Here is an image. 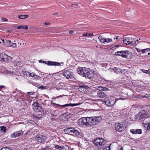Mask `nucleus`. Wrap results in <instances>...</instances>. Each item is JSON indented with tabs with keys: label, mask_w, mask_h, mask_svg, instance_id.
Wrapping results in <instances>:
<instances>
[{
	"label": "nucleus",
	"mask_w": 150,
	"mask_h": 150,
	"mask_svg": "<svg viewBox=\"0 0 150 150\" xmlns=\"http://www.w3.org/2000/svg\"><path fill=\"white\" fill-rule=\"evenodd\" d=\"M102 119V118L100 116L87 117L86 126L89 127L96 125Z\"/></svg>",
	"instance_id": "obj_1"
},
{
	"label": "nucleus",
	"mask_w": 150,
	"mask_h": 150,
	"mask_svg": "<svg viewBox=\"0 0 150 150\" xmlns=\"http://www.w3.org/2000/svg\"><path fill=\"white\" fill-rule=\"evenodd\" d=\"M80 134H81V133L74 128L72 127H69L66 126V134L76 136L80 137L81 136Z\"/></svg>",
	"instance_id": "obj_2"
},
{
	"label": "nucleus",
	"mask_w": 150,
	"mask_h": 150,
	"mask_svg": "<svg viewBox=\"0 0 150 150\" xmlns=\"http://www.w3.org/2000/svg\"><path fill=\"white\" fill-rule=\"evenodd\" d=\"M117 101L116 98L113 96H112L108 99H105L103 100L102 101L105 103V104L108 106H112Z\"/></svg>",
	"instance_id": "obj_3"
},
{
	"label": "nucleus",
	"mask_w": 150,
	"mask_h": 150,
	"mask_svg": "<svg viewBox=\"0 0 150 150\" xmlns=\"http://www.w3.org/2000/svg\"><path fill=\"white\" fill-rule=\"evenodd\" d=\"M75 80V77L72 72L66 70V83H71Z\"/></svg>",
	"instance_id": "obj_4"
},
{
	"label": "nucleus",
	"mask_w": 150,
	"mask_h": 150,
	"mask_svg": "<svg viewBox=\"0 0 150 150\" xmlns=\"http://www.w3.org/2000/svg\"><path fill=\"white\" fill-rule=\"evenodd\" d=\"M147 115V112L144 110H142L137 115L136 119L138 120H141L146 117Z\"/></svg>",
	"instance_id": "obj_5"
},
{
	"label": "nucleus",
	"mask_w": 150,
	"mask_h": 150,
	"mask_svg": "<svg viewBox=\"0 0 150 150\" xmlns=\"http://www.w3.org/2000/svg\"><path fill=\"white\" fill-rule=\"evenodd\" d=\"M95 145L98 146H101L105 143V141L102 138L97 139L93 142Z\"/></svg>",
	"instance_id": "obj_6"
},
{
	"label": "nucleus",
	"mask_w": 150,
	"mask_h": 150,
	"mask_svg": "<svg viewBox=\"0 0 150 150\" xmlns=\"http://www.w3.org/2000/svg\"><path fill=\"white\" fill-rule=\"evenodd\" d=\"M126 128L125 125L122 123L116 124L115 125V130L119 132H121Z\"/></svg>",
	"instance_id": "obj_7"
},
{
	"label": "nucleus",
	"mask_w": 150,
	"mask_h": 150,
	"mask_svg": "<svg viewBox=\"0 0 150 150\" xmlns=\"http://www.w3.org/2000/svg\"><path fill=\"white\" fill-rule=\"evenodd\" d=\"M83 75L82 76L85 77L87 79H91L93 78V74L92 72L91 71H89L88 70H86V69L84 71V72H83Z\"/></svg>",
	"instance_id": "obj_8"
},
{
	"label": "nucleus",
	"mask_w": 150,
	"mask_h": 150,
	"mask_svg": "<svg viewBox=\"0 0 150 150\" xmlns=\"http://www.w3.org/2000/svg\"><path fill=\"white\" fill-rule=\"evenodd\" d=\"M47 139L46 137L40 134L37 135L35 138V140L40 143L44 142Z\"/></svg>",
	"instance_id": "obj_9"
},
{
	"label": "nucleus",
	"mask_w": 150,
	"mask_h": 150,
	"mask_svg": "<svg viewBox=\"0 0 150 150\" xmlns=\"http://www.w3.org/2000/svg\"><path fill=\"white\" fill-rule=\"evenodd\" d=\"M94 93L96 95L97 97H99L100 98H103L106 97V94L103 92L99 91V90L95 91Z\"/></svg>",
	"instance_id": "obj_10"
},
{
	"label": "nucleus",
	"mask_w": 150,
	"mask_h": 150,
	"mask_svg": "<svg viewBox=\"0 0 150 150\" xmlns=\"http://www.w3.org/2000/svg\"><path fill=\"white\" fill-rule=\"evenodd\" d=\"M127 38L128 39V40H129L128 44L130 46L134 45L136 43V41H138V40H136V39L135 38L129 37Z\"/></svg>",
	"instance_id": "obj_11"
},
{
	"label": "nucleus",
	"mask_w": 150,
	"mask_h": 150,
	"mask_svg": "<svg viewBox=\"0 0 150 150\" xmlns=\"http://www.w3.org/2000/svg\"><path fill=\"white\" fill-rule=\"evenodd\" d=\"M44 62L45 64L49 66H60L61 65V64H63V62L60 63L56 62L46 61V62Z\"/></svg>",
	"instance_id": "obj_12"
},
{
	"label": "nucleus",
	"mask_w": 150,
	"mask_h": 150,
	"mask_svg": "<svg viewBox=\"0 0 150 150\" xmlns=\"http://www.w3.org/2000/svg\"><path fill=\"white\" fill-rule=\"evenodd\" d=\"M78 123L79 125L82 126L83 125H86V117H83L79 119L78 121Z\"/></svg>",
	"instance_id": "obj_13"
},
{
	"label": "nucleus",
	"mask_w": 150,
	"mask_h": 150,
	"mask_svg": "<svg viewBox=\"0 0 150 150\" xmlns=\"http://www.w3.org/2000/svg\"><path fill=\"white\" fill-rule=\"evenodd\" d=\"M23 134L22 131L20 130L16 131L11 134V136L12 138H15L17 137H19Z\"/></svg>",
	"instance_id": "obj_14"
},
{
	"label": "nucleus",
	"mask_w": 150,
	"mask_h": 150,
	"mask_svg": "<svg viewBox=\"0 0 150 150\" xmlns=\"http://www.w3.org/2000/svg\"><path fill=\"white\" fill-rule=\"evenodd\" d=\"M86 69L85 67H79L77 69V73L82 76Z\"/></svg>",
	"instance_id": "obj_15"
},
{
	"label": "nucleus",
	"mask_w": 150,
	"mask_h": 150,
	"mask_svg": "<svg viewBox=\"0 0 150 150\" xmlns=\"http://www.w3.org/2000/svg\"><path fill=\"white\" fill-rule=\"evenodd\" d=\"M129 54V51H121V56L122 57L127 58L128 55Z\"/></svg>",
	"instance_id": "obj_16"
},
{
	"label": "nucleus",
	"mask_w": 150,
	"mask_h": 150,
	"mask_svg": "<svg viewBox=\"0 0 150 150\" xmlns=\"http://www.w3.org/2000/svg\"><path fill=\"white\" fill-rule=\"evenodd\" d=\"M131 132L133 134H141L142 133L141 129H131L130 130Z\"/></svg>",
	"instance_id": "obj_17"
},
{
	"label": "nucleus",
	"mask_w": 150,
	"mask_h": 150,
	"mask_svg": "<svg viewBox=\"0 0 150 150\" xmlns=\"http://www.w3.org/2000/svg\"><path fill=\"white\" fill-rule=\"evenodd\" d=\"M72 60V58L71 57V58H70L67 61V63L66 64V65H67V66H72L73 65Z\"/></svg>",
	"instance_id": "obj_18"
},
{
	"label": "nucleus",
	"mask_w": 150,
	"mask_h": 150,
	"mask_svg": "<svg viewBox=\"0 0 150 150\" xmlns=\"http://www.w3.org/2000/svg\"><path fill=\"white\" fill-rule=\"evenodd\" d=\"M42 109V107L40 106V105L39 106H38L37 107H35L34 108V110L36 112H40Z\"/></svg>",
	"instance_id": "obj_19"
},
{
	"label": "nucleus",
	"mask_w": 150,
	"mask_h": 150,
	"mask_svg": "<svg viewBox=\"0 0 150 150\" xmlns=\"http://www.w3.org/2000/svg\"><path fill=\"white\" fill-rule=\"evenodd\" d=\"M98 39L101 43H103L105 42V38H103L102 36L99 35L98 38Z\"/></svg>",
	"instance_id": "obj_20"
},
{
	"label": "nucleus",
	"mask_w": 150,
	"mask_h": 150,
	"mask_svg": "<svg viewBox=\"0 0 150 150\" xmlns=\"http://www.w3.org/2000/svg\"><path fill=\"white\" fill-rule=\"evenodd\" d=\"M18 18L21 19H25L28 18V15H20L18 16Z\"/></svg>",
	"instance_id": "obj_21"
},
{
	"label": "nucleus",
	"mask_w": 150,
	"mask_h": 150,
	"mask_svg": "<svg viewBox=\"0 0 150 150\" xmlns=\"http://www.w3.org/2000/svg\"><path fill=\"white\" fill-rule=\"evenodd\" d=\"M11 44V41L9 40H6L5 41V45L7 47H10Z\"/></svg>",
	"instance_id": "obj_22"
},
{
	"label": "nucleus",
	"mask_w": 150,
	"mask_h": 150,
	"mask_svg": "<svg viewBox=\"0 0 150 150\" xmlns=\"http://www.w3.org/2000/svg\"><path fill=\"white\" fill-rule=\"evenodd\" d=\"M81 104L80 103H69V104H66V107L67 106H74L77 105H80Z\"/></svg>",
	"instance_id": "obj_23"
},
{
	"label": "nucleus",
	"mask_w": 150,
	"mask_h": 150,
	"mask_svg": "<svg viewBox=\"0 0 150 150\" xmlns=\"http://www.w3.org/2000/svg\"><path fill=\"white\" fill-rule=\"evenodd\" d=\"M65 113L61 115L59 117V119L63 121H65L66 119V115Z\"/></svg>",
	"instance_id": "obj_24"
},
{
	"label": "nucleus",
	"mask_w": 150,
	"mask_h": 150,
	"mask_svg": "<svg viewBox=\"0 0 150 150\" xmlns=\"http://www.w3.org/2000/svg\"><path fill=\"white\" fill-rule=\"evenodd\" d=\"M40 105V104L38 103L37 102H35L32 105V108L34 109L35 107H37L38 106Z\"/></svg>",
	"instance_id": "obj_25"
},
{
	"label": "nucleus",
	"mask_w": 150,
	"mask_h": 150,
	"mask_svg": "<svg viewBox=\"0 0 150 150\" xmlns=\"http://www.w3.org/2000/svg\"><path fill=\"white\" fill-rule=\"evenodd\" d=\"M32 77H33L34 79L39 80L40 79V77L37 75L33 74Z\"/></svg>",
	"instance_id": "obj_26"
},
{
	"label": "nucleus",
	"mask_w": 150,
	"mask_h": 150,
	"mask_svg": "<svg viewBox=\"0 0 150 150\" xmlns=\"http://www.w3.org/2000/svg\"><path fill=\"white\" fill-rule=\"evenodd\" d=\"M72 116V115L69 113L66 112V120L70 119Z\"/></svg>",
	"instance_id": "obj_27"
},
{
	"label": "nucleus",
	"mask_w": 150,
	"mask_h": 150,
	"mask_svg": "<svg viewBox=\"0 0 150 150\" xmlns=\"http://www.w3.org/2000/svg\"><path fill=\"white\" fill-rule=\"evenodd\" d=\"M113 70L115 73L117 74L119 73L120 72V69H118L116 67H114L113 69Z\"/></svg>",
	"instance_id": "obj_28"
},
{
	"label": "nucleus",
	"mask_w": 150,
	"mask_h": 150,
	"mask_svg": "<svg viewBox=\"0 0 150 150\" xmlns=\"http://www.w3.org/2000/svg\"><path fill=\"white\" fill-rule=\"evenodd\" d=\"M55 147L56 149H59V150H61L64 148L62 146H60L59 145H56Z\"/></svg>",
	"instance_id": "obj_29"
},
{
	"label": "nucleus",
	"mask_w": 150,
	"mask_h": 150,
	"mask_svg": "<svg viewBox=\"0 0 150 150\" xmlns=\"http://www.w3.org/2000/svg\"><path fill=\"white\" fill-rule=\"evenodd\" d=\"M0 150H13L10 148L8 147H4L2 148Z\"/></svg>",
	"instance_id": "obj_30"
},
{
	"label": "nucleus",
	"mask_w": 150,
	"mask_h": 150,
	"mask_svg": "<svg viewBox=\"0 0 150 150\" xmlns=\"http://www.w3.org/2000/svg\"><path fill=\"white\" fill-rule=\"evenodd\" d=\"M142 71L144 73L147 74H150V70H146L144 69H141Z\"/></svg>",
	"instance_id": "obj_31"
},
{
	"label": "nucleus",
	"mask_w": 150,
	"mask_h": 150,
	"mask_svg": "<svg viewBox=\"0 0 150 150\" xmlns=\"http://www.w3.org/2000/svg\"><path fill=\"white\" fill-rule=\"evenodd\" d=\"M8 57V55H6L5 53H4V58L3 61L4 62H7V58Z\"/></svg>",
	"instance_id": "obj_32"
},
{
	"label": "nucleus",
	"mask_w": 150,
	"mask_h": 150,
	"mask_svg": "<svg viewBox=\"0 0 150 150\" xmlns=\"http://www.w3.org/2000/svg\"><path fill=\"white\" fill-rule=\"evenodd\" d=\"M123 42L124 43L126 44L127 45H128V42H129V40H128V39L127 38H125L123 40Z\"/></svg>",
	"instance_id": "obj_33"
},
{
	"label": "nucleus",
	"mask_w": 150,
	"mask_h": 150,
	"mask_svg": "<svg viewBox=\"0 0 150 150\" xmlns=\"http://www.w3.org/2000/svg\"><path fill=\"white\" fill-rule=\"evenodd\" d=\"M0 129L1 130L5 132L6 130V128L4 126H1L0 127Z\"/></svg>",
	"instance_id": "obj_34"
},
{
	"label": "nucleus",
	"mask_w": 150,
	"mask_h": 150,
	"mask_svg": "<svg viewBox=\"0 0 150 150\" xmlns=\"http://www.w3.org/2000/svg\"><path fill=\"white\" fill-rule=\"evenodd\" d=\"M25 75L27 76H31L32 77V76L33 74L31 73H30V72H28V71H25Z\"/></svg>",
	"instance_id": "obj_35"
},
{
	"label": "nucleus",
	"mask_w": 150,
	"mask_h": 150,
	"mask_svg": "<svg viewBox=\"0 0 150 150\" xmlns=\"http://www.w3.org/2000/svg\"><path fill=\"white\" fill-rule=\"evenodd\" d=\"M121 51H117L115 53V54H114V55H116V56H121Z\"/></svg>",
	"instance_id": "obj_36"
},
{
	"label": "nucleus",
	"mask_w": 150,
	"mask_h": 150,
	"mask_svg": "<svg viewBox=\"0 0 150 150\" xmlns=\"http://www.w3.org/2000/svg\"><path fill=\"white\" fill-rule=\"evenodd\" d=\"M38 88L39 89H40L41 90H45L47 89L46 86H39Z\"/></svg>",
	"instance_id": "obj_37"
},
{
	"label": "nucleus",
	"mask_w": 150,
	"mask_h": 150,
	"mask_svg": "<svg viewBox=\"0 0 150 150\" xmlns=\"http://www.w3.org/2000/svg\"><path fill=\"white\" fill-rule=\"evenodd\" d=\"M4 53H1L0 54V61H3L4 58Z\"/></svg>",
	"instance_id": "obj_38"
},
{
	"label": "nucleus",
	"mask_w": 150,
	"mask_h": 150,
	"mask_svg": "<svg viewBox=\"0 0 150 150\" xmlns=\"http://www.w3.org/2000/svg\"><path fill=\"white\" fill-rule=\"evenodd\" d=\"M16 46V43H12L11 42V45H10V47H15Z\"/></svg>",
	"instance_id": "obj_39"
},
{
	"label": "nucleus",
	"mask_w": 150,
	"mask_h": 150,
	"mask_svg": "<svg viewBox=\"0 0 150 150\" xmlns=\"http://www.w3.org/2000/svg\"><path fill=\"white\" fill-rule=\"evenodd\" d=\"M105 42L108 43L110 42H111L112 41V39L108 38H105Z\"/></svg>",
	"instance_id": "obj_40"
},
{
	"label": "nucleus",
	"mask_w": 150,
	"mask_h": 150,
	"mask_svg": "<svg viewBox=\"0 0 150 150\" xmlns=\"http://www.w3.org/2000/svg\"><path fill=\"white\" fill-rule=\"evenodd\" d=\"M149 50V48H146L142 50V53H144L146 52H148Z\"/></svg>",
	"instance_id": "obj_41"
},
{
	"label": "nucleus",
	"mask_w": 150,
	"mask_h": 150,
	"mask_svg": "<svg viewBox=\"0 0 150 150\" xmlns=\"http://www.w3.org/2000/svg\"><path fill=\"white\" fill-rule=\"evenodd\" d=\"M5 73L6 74H11L12 73V72L11 71L6 70L5 71Z\"/></svg>",
	"instance_id": "obj_42"
},
{
	"label": "nucleus",
	"mask_w": 150,
	"mask_h": 150,
	"mask_svg": "<svg viewBox=\"0 0 150 150\" xmlns=\"http://www.w3.org/2000/svg\"><path fill=\"white\" fill-rule=\"evenodd\" d=\"M7 57V62H8V61H10L12 59V58L11 57L9 56H8V57Z\"/></svg>",
	"instance_id": "obj_43"
},
{
	"label": "nucleus",
	"mask_w": 150,
	"mask_h": 150,
	"mask_svg": "<svg viewBox=\"0 0 150 150\" xmlns=\"http://www.w3.org/2000/svg\"><path fill=\"white\" fill-rule=\"evenodd\" d=\"M91 35V33H86V34H84L83 35V37H86L87 36H89Z\"/></svg>",
	"instance_id": "obj_44"
},
{
	"label": "nucleus",
	"mask_w": 150,
	"mask_h": 150,
	"mask_svg": "<svg viewBox=\"0 0 150 150\" xmlns=\"http://www.w3.org/2000/svg\"><path fill=\"white\" fill-rule=\"evenodd\" d=\"M66 149H67L69 150H73L72 148H71L70 147L67 145H66Z\"/></svg>",
	"instance_id": "obj_45"
},
{
	"label": "nucleus",
	"mask_w": 150,
	"mask_h": 150,
	"mask_svg": "<svg viewBox=\"0 0 150 150\" xmlns=\"http://www.w3.org/2000/svg\"><path fill=\"white\" fill-rule=\"evenodd\" d=\"M136 50L139 53L142 52V50H140L138 48H136Z\"/></svg>",
	"instance_id": "obj_46"
},
{
	"label": "nucleus",
	"mask_w": 150,
	"mask_h": 150,
	"mask_svg": "<svg viewBox=\"0 0 150 150\" xmlns=\"http://www.w3.org/2000/svg\"><path fill=\"white\" fill-rule=\"evenodd\" d=\"M145 97H147L150 100V94H149V95L146 94L145 96Z\"/></svg>",
	"instance_id": "obj_47"
},
{
	"label": "nucleus",
	"mask_w": 150,
	"mask_h": 150,
	"mask_svg": "<svg viewBox=\"0 0 150 150\" xmlns=\"http://www.w3.org/2000/svg\"><path fill=\"white\" fill-rule=\"evenodd\" d=\"M22 28L23 29H28V26H27V25H25L24 26H23Z\"/></svg>",
	"instance_id": "obj_48"
},
{
	"label": "nucleus",
	"mask_w": 150,
	"mask_h": 150,
	"mask_svg": "<svg viewBox=\"0 0 150 150\" xmlns=\"http://www.w3.org/2000/svg\"><path fill=\"white\" fill-rule=\"evenodd\" d=\"M33 117L35 119H36L38 120L39 119V117L35 115H33Z\"/></svg>",
	"instance_id": "obj_49"
},
{
	"label": "nucleus",
	"mask_w": 150,
	"mask_h": 150,
	"mask_svg": "<svg viewBox=\"0 0 150 150\" xmlns=\"http://www.w3.org/2000/svg\"><path fill=\"white\" fill-rule=\"evenodd\" d=\"M23 27V26L20 25L17 27V28L18 29H21V28H22Z\"/></svg>",
	"instance_id": "obj_50"
},
{
	"label": "nucleus",
	"mask_w": 150,
	"mask_h": 150,
	"mask_svg": "<svg viewBox=\"0 0 150 150\" xmlns=\"http://www.w3.org/2000/svg\"><path fill=\"white\" fill-rule=\"evenodd\" d=\"M1 20L4 21H7V19L5 18L2 17L1 18Z\"/></svg>",
	"instance_id": "obj_51"
},
{
	"label": "nucleus",
	"mask_w": 150,
	"mask_h": 150,
	"mask_svg": "<svg viewBox=\"0 0 150 150\" xmlns=\"http://www.w3.org/2000/svg\"><path fill=\"white\" fill-rule=\"evenodd\" d=\"M46 62V61H44L42 59L40 60L39 61V63H45L44 62Z\"/></svg>",
	"instance_id": "obj_52"
},
{
	"label": "nucleus",
	"mask_w": 150,
	"mask_h": 150,
	"mask_svg": "<svg viewBox=\"0 0 150 150\" xmlns=\"http://www.w3.org/2000/svg\"><path fill=\"white\" fill-rule=\"evenodd\" d=\"M81 88H83L85 89H87L88 88V86H82L81 87Z\"/></svg>",
	"instance_id": "obj_53"
},
{
	"label": "nucleus",
	"mask_w": 150,
	"mask_h": 150,
	"mask_svg": "<svg viewBox=\"0 0 150 150\" xmlns=\"http://www.w3.org/2000/svg\"><path fill=\"white\" fill-rule=\"evenodd\" d=\"M69 34H72L74 33V31L72 30H70L69 31Z\"/></svg>",
	"instance_id": "obj_54"
},
{
	"label": "nucleus",
	"mask_w": 150,
	"mask_h": 150,
	"mask_svg": "<svg viewBox=\"0 0 150 150\" xmlns=\"http://www.w3.org/2000/svg\"><path fill=\"white\" fill-rule=\"evenodd\" d=\"M27 93L28 94H29L30 95H32L34 93H33V92H28Z\"/></svg>",
	"instance_id": "obj_55"
},
{
	"label": "nucleus",
	"mask_w": 150,
	"mask_h": 150,
	"mask_svg": "<svg viewBox=\"0 0 150 150\" xmlns=\"http://www.w3.org/2000/svg\"><path fill=\"white\" fill-rule=\"evenodd\" d=\"M147 129L148 130L150 129V124L148 125Z\"/></svg>",
	"instance_id": "obj_56"
},
{
	"label": "nucleus",
	"mask_w": 150,
	"mask_h": 150,
	"mask_svg": "<svg viewBox=\"0 0 150 150\" xmlns=\"http://www.w3.org/2000/svg\"><path fill=\"white\" fill-rule=\"evenodd\" d=\"M121 45H115L114 46V47H115V48H116L117 47H119Z\"/></svg>",
	"instance_id": "obj_57"
},
{
	"label": "nucleus",
	"mask_w": 150,
	"mask_h": 150,
	"mask_svg": "<svg viewBox=\"0 0 150 150\" xmlns=\"http://www.w3.org/2000/svg\"><path fill=\"white\" fill-rule=\"evenodd\" d=\"M103 90L104 91L107 90L108 89V88L106 87H103Z\"/></svg>",
	"instance_id": "obj_58"
},
{
	"label": "nucleus",
	"mask_w": 150,
	"mask_h": 150,
	"mask_svg": "<svg viewBox=\"0 0 150 150\" xmlns=\"http://www.w3.org/2000/svg\"><path fill=\"white\" fill-rule=\"evenodd\" d=\"M44 24L46 25H50V23H46Z\"/></svg>",
	"instance_id": "obj_59"
},
{
	"label": "nucleus",
	"mask_w": 150,
	"mask_h": 150,
	"mask_svg": "<svg viewBox=\"0 0 150 150\" xmlns=\"http://www.w3.org/2000/svg\"><path fill=\"white\" fill-rule=\"evenodd\" d=\"M46 74H41V76L42 77H44V75H45Z\"/></svg>",
	"instance_id": "obj_60"
},
{
	"label": "nucleus",
	"mask_w": 150,
	"mask_h": 150,
	"mask_svg": "<svg viewBox=\"0 0 150 150\" xmlns=\"http://www.w3.org/2000/svg\"><path fill=\"white\" fill-rule=\"evenodd\" d=\"M115 48V47H114V46H112L111 47V49L112 50H113V48Z\"/></svg>",
	"instance_id": "obj_61"
},
{
	"label": "nucleus",
	"mask_w": 150,
	"mask_h": 150,
	"mask_svg": "<svg viewBox=\"0 0 150 150\" xmlns=\"http://www.w3.org/2000/svg\"><path fill=\"white\" fill-rule=\"evenodd\" d=\"M2 42L5 44V42L4 41V40H2Z\"/></svg>",
	"instance_id": "obj_62"
},
{
	"label": "nucleus",
	"mask_w": 150,
	"mask_h": 150,
	"mask_svg": "<svg viewBox=\"0 0 150 150\" xmlns=\"http://www.w3.org/2000/svg\"><path fill=\"white\" fill-rule=\"evenodd\" d=\"M3 88V86H0V88Z\"/></svg>",
	"instance_id": "obj_63"
},
{
	"label": "nucleus",
	"mask_w": 150,
	"mask_h": 150,
	"mask_svg": "<svg viewBox=\"0 0 150 150\" xmlns=\"http://www.w3.org/2000/svg\"><path fill=\"white\" fill-rule=\"evenodd\" d=\"M118 150H123L122 147L120 149H118Z\"/></svg>",
	"instance_id": "obj_64"
}]
</instances>
